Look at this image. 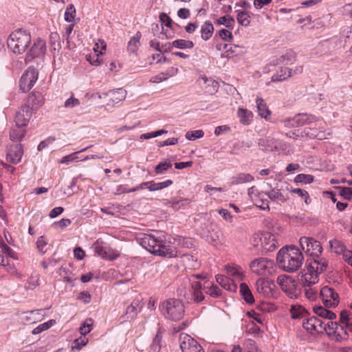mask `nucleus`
<instances>
[{"mask_svg": "<svg viewBox=\"0 0 352 352\" xmlns=\"http://www.w3.org/2000/svg\"><path fill=\"white\" fill-rule=\"evenodd\" d=\"M216 23L219 25H223L228 28L233 29L235 21L232 16L228 15L219 18Z\"/></svg>", "mask_w": 352, "mask_h": 352, "instance_id": "nucleus-43", "label": "nucleus"}, {"mask_svg": "<svg viewBox=\"0 0 352 352\" xmlns=\"http://www.w3.org/2000/svg\"><path fill=\"white\" fill-rule=\"evenodd\" d=\"M23 154V145L21 144H12L8 148L6 158L10 163L16 164L21 162Z\"/></svg>", "mask_w": 352, "mask_h": 352, "instance_id": "nucleus-13", "label": "nucleus"}, {"mask_svg": "<svg viewBox=\"0 0 352 352\" xmlns=\"http://www.w3.org/2000/svg\"><path fill=\"white\" fill-rule=\"evenodd\" d=\"M325 331L330 338L336 342H342L348 338V333L345 328L337 322L329 321Z\"/></svg>", "mask_w": 352, "mask_h": 352, "instance_id": "nucleus-7", "label": "nucleus"}, {"mask_svg": "<svg viewBox=\"0 0 352 352\" xmlns=\"http://www.w3.org/2000/svg\"><path fill=\"white\" fill-rule=\"evenodd\" d=\"M189 201L182 197H174L168 201V204L175 210H178L185 205L188 204Z\"/></svg>", "mask_w": 352, "mask_h": 352, "instance_id": "nucleus-40", "label": "nucleus"}, {"mask_svg": "<svg viewBox=\"0 0 352 352\" xmlns=\"http://www.w3.org/2000/svg\"><path fill=\"white\" fill-rule=\"evenodd\" d=\"M204 289L206 293L212 297L217 298L221 294V291L219 287L209 282H206Z\"/></svg>", "mask_w": 352, "mask_h": 352, "instance_id": "nucleus-37", "label": "nucleus"}, {"mask_svg": "<svg viewBox=\"0 0 352 352\" xmlns=\"http://www.w3.org/2000/svg\"><path fill=\"white\" fill-rule=\"evenodd\" d=\"M261 241V245L265 252L274 251L277 246V241L275 236L270 232H264L261 237H256Z\"/></svg>", "mask_w": 352, "mask_h": 352, "instance_id": "nucleus-14", "label": "nucleus"}, {"mask_svg": "<svg viewBox=\"0 0 352 352\" xmlns=\"http://www.w3.org/2000/svg\"><path fill=\"white\" fill-rule=\"evenodd\" d=\"M316 121H318V119L311 114L299 113L292 118L285 120L284 122L286 126L298 127Z\"/></svg>", "mask_w": 352, "mask_h": 352, "instance_id": "nucleus-10", "label": "nucleus"}, {"mask_svg": "<svg viewBox=\"0 0 352 352\" xmlns=\"http://www.w3.org/2000/svg\"><path fill=\"white\" fill-rule=\"evenodd\" d=\"M23 127L24 126H16V128L11 130L10 138L12 141L20 142L22 140L25 134V130Z\"/></svg>", "mask_w": 352, "mask_h": 352, "instance_id": "nucleus-29", "label": "nucleus"}, {"mask_svg": "<svg viewBox=\"0 0 352 352\" xmlns=\"http://www.w3.org/2000/svg\"><path fill=\"white\" fill-rule=\"evenodd\" d=\"M177 69L172 67L170 69L165 72H161L159 74L153 76L150 81L153 83H159L166 80L169 77L173 76L177 73Z\"/></svg>", "mask_w": 352, "mask_h": 352, "instance_id": "nucleus-24", "label": "nucleus"}, {"mask_svg": "<svg viewBox=\"0 0 352 352\" xmlns=\"http://www.w3.org/2000/svg\"><path fill=\"white\" fill-rule=\"evenodd\" d=\"M307 272L303 277L305 286L310 287L318 281V274L324 272L328 266V262L320 256L307 259Z\"/></svg>", "mask_w": 352, "mask_h": 352, "instance_id": "nucleus-3", "label": "nucleus"}, {"mask_svg": "<svg viewBox=\"0 0 352 352\" xmlns=\"http://www.w3.org/2000/svg\"><path fill=\"white\" fill-rule=\"evenodd\" d=\"M309 248H310V251L307 252V254L310 256V258H315L322 254V247L320 243L314 239H312Z\"/></svg>", "mask_w": 352, "mask_h": 352, "instance_id": "nucleus-27", "label": "nucleus"}, {"mask_svg": "<svg viewBox=\"0 0 352 352\" xmlns=\"http://www.w3.org/2000/svg\"><path fill=\"white\" fill-rule=\"evenodd\" d=\"M204 135L202 130L190 131L186 133V138L188 140H195L196 139L201 138Z\"/></svg>", "mask_w": 352, "mask_h": 352, "instance_id": "nucleus-57", "label": "nucleus"}, {"mask_svg": "<svg viewBox=\"0 0 352 352\" xmlns=\"http://www.w3.org/2000/svg\"><path fill=\"white\" fill-rule=\"evenodd\" d=\"M54 324H55L54 320H50L46 322L41 324L32 331V334L36 335L50 328Z\"/></svg>", "mask_w": 352, "mask_h": 352, "instance_id": "nucleus-48", "label": "nucleus"}, {"mask_svg": "<svg viewBox=\"0 0 352 352\" xmlns=\"http://www.w3.org/2000/svg\"><path fill=\"white\" fill-rule=\"evenodd\" d=\"M216 281L226 290L235 292L237 289L236 284L228 276L217 274L215 276Z\"/></svg>", "mask_w": 352, "mask_h": 352, "instance_id": "nucleus-20", "label": "nucleus"}, {"mask_svg": "<svg viewBox=\"0 0 352 352\" xmlns=\"http://www.w3.org/2000/svg\"><path fill=\"white\" fill-rule=\"evenodd\" d=\"M32 114V110L29 105H23L19 111L16 113L15 123L16 126H25Z\"/></svg>", "mask_w": 352, "mask_h": 352, "instance_id": "nucleus-15", "label": "nucleus"}, {"mask_svg": "<svg viewBox=\"0 0 352 352\" xmlns=\"http://www.w3.org/2000/svg\"><path fill=\"white\" fill-rule=\"evenodd\" d=\"M273 144L272 139L270 138H260L258 140V145L263 151H267L270 149Z\"/></svg>", "mask_w": 352, "mask_h": 352, "instance_id": "nucleus-54", "label": "nucleus"}, {"mask_svg": "<svg viewBox=\"0 0 352 352\" xmlns=\"http://www.w3.org/2000/svg\"><path fill=\"white\" fill-rule=\"evenodd\" d=\"M38 72L33 67H29L22 75L20 81V89L23 92L29 91L38 79Z\"/></svg>", "mask_w": 352, "mask_h": 352, "instance_id": "nucleus-9", "label": "nucleus"}, {"mask_svg": "<svg viewBox=\"0 0 352 352\" xmlns=\"http://www.w3.org/2000/svg\"><path fill=\"white\" fill-rule=\"evenodd\" d=\"M243 350L244 352H261L258 349L255 341L250 339L244 342Z\"/></svg>", "mask_w": 352, "mask_h": 352, "instance_id": "nucleus-50", "label": "nucleus"}, {"mask_svg": "<svg viewBox=\"0 0 352 352\" xmlns=\"http://www.w3.org/2000/svg\"><path fill=\"white\" fill-rule=\"evenodd\" d=\"M263 194L259 192L257 188L255 186H252L248 189V195L251 200L254 202H257V200Z\"/></svg>", "mask_w": 352, "mask_h": 352, "instance_id": "nucleus-59", "label": "nucleus"}, {"mask_svg": "<svg viewBox=\"0 0 352 352\" xmlns=\"http://www.w3.org/2000/svg\"><path fill=\"white\" fill-rule=\"evenodd\" d=\"M255 203V205L260 208L262 210H265V209H270L269 208V201H267V199H263L262 195H261V197L258 198V199L257 200V202H254Z\"/></svg>", "mask_w": 352, "mask_h": 352, "instance_id": "nucleus-63", "label": "nucleus"}, {"mask_svg": "<svg viewBox=\"0 0 352 352\" xmlns=\"http://www.w3.org/2000/svg\"><path fill=\"white\" fill-rule=\"evenodd\" d=\"M256 103L259 116L266 119L270 114V111L264 100L262 98H258L256 100Z\"/></svg>", "mask_w": 352, "mask_h": 352, "instance_id": "nucleus-39", "label": "nucleus"}, {"mask_svg": "<svg viewBox=\"0 0 352 352\" xmlns=\"http://www.w3.org/2000/svg\"><path fill=\"white\" fill-rule=\"evenodd\" d=\"M292 76V69L288 67H281L280 71L272 76V81H283Z\"/></svg>", "mask_w": 352, "mask_h": 352, "instance_id": "nucleus-26", "label": "nucleus"}, {"mask_svg": "<svg viewBox=\"0 0 352 352\" xmlns=\"http://www.w3.org/2000/svg\"><path fill=\"white\" fill-rule=\"evenodd\" d=\"M44 104V98L40 92H33L31 94L27 101V104L25 105H29L31 109L33 111L37 109Z\"/></svg>", "mask_w": 352, "mask_h": 352, "instance_id": "nucleus-19", "label": "nucleus"}, {"mask_svg": "<svg viewBox=\"0 0 352 352\" xmlns=\"http://www.w3.org/2000/svg\"><path fill=\"white\" fill-rule=\"evenodd\" d=\"M313 238L302 236L300 239L299 243L302 250L307 254L310 251L309 244L311 243Z\"/></svg>", "mask_w": 352, "mask_h": 352, "instance_id": "nucleus-58", "label": "nucleus"}, {"mask_svg": "<svg viewBox=\"0 0 352 352\" xmlns=\"http://www.w3.org/2000/svg\"><path fill=\"white\" fill-rule=\"evenodd\" d=\"M237 115L239 118L240 122L243 124H249L252 118V114L246 109L239 108L237 111Z\"/></svg>", "mask_w": 352, "mask_h": 352, "instance_id": "nucleus-32", "label": "nucleus"}, {"mask_svg": "<svg viewBox=\"0 0 352 352\" xmlns=\"http://www.w3.org/2000/svg\"><path fill=\"white\" fill-rule=\"evenodd\" d=\"M76 9L74 5L69 4L65 12V20L67 22L73 21V20L74 19Z\"/></svg>", "mask_w": 352, "mask_h": 352, "instance_id": "nucleus-55", "label": "nucleus"}, {"mask_svg": "<svg viewBox=\"0 0 352 352\" xmlns=\"http://www.w3.org/2000/svg\"><path fill=\"white\" fill-rule=\"evenodd\" d=\"M254 180V177L249 173H240L231 178L232 185H238Z\"/></svg>", "mask_w": 352, "mask_h": 352, "instance_id": "nucleus-23", "label": "nucleus"}, {"mask_svg": "<svg viewBox=\"0 0 352 352\" xmlns=\"http://www.w3.org/2000/svg\"><path fill=\"white\" fill-rule=\"evenodd\" d=\"M173 183V182L171 179H167L164 182L158 183H155L153 181H151L149 182V187H147V189H148V190L150 191L160 190L172 185Z\"/></svg>", "mask_w": 352, "mask_h": 352, "instance_id": "nucleus-36", "label": "nucleus"}, {"mask_svg": "<svg viewBox=\"0 0 352 352\" xmlns=\"http://www.w3.org/2000/svg\"><path fill=\"white\" fill-rule=\"evenodd\" d=\"M173 47L184 50V49H192L194 47V43L191 41H187L184 39H177L172 43Z\"/></svg>", "mask_w": 352, "mask_h": 352, "instance_id": "nucleus-41", "label": "nucleus"}, {"mask_svg": "<svg viewBox=\"0 0 352 352\" xmlns=\"http://www.w3.org/2000/svg\"><path fill=\"white\" fill-rule=\"evenodd\" d=\"M236 20L243 26H248L250 23V16L245 11L236 10Z\"/></svg>", "mask_w": 352, "mask_h": 352, "instance_id": "nucleus-42", "label": "nucleus"}, {"mask_svg": "<svg viewBox=\"0 0 352 352\" xmlns=\"http://www.w3.org/2000/svg\"><path fill=\"white\" fill-rule=\"evenodd\" d=\"M265 194L272 201H277L281 203H285L287 201V197L278 189L273 188Z\"/></svg>", "mask_w": 352, "mask_h": 352, "instance_id": "nucleus-31", "label": "nucleus"}, {"mask_svg": "<svg viewBox=\"0 0 352 352\" xmlns=\"http://www.w3.org/2000/svg\"><path fill=\"white\" fill-rule=\"evenodd\" d=\"M187 281L191 286L192 298L195 302H199L204 300V296L201 292V284L200 282L193 280L192 278H188Z\"/></svg>", "mask_w": 352, "mask_h": 352, "instance_id": "nucleus-18", "label": "nucleus"}, {"mask_svg": "<svg viewBox=\"0 0 352 352\" xmlns=\"http://www.w3.org/2000/svg\"><path fill=\"white\" fill-rule=\"evenodd\" d=\"M93 320L91 318L86 319L79 328V331L81 335L86 336L89 333L93 328Z\"/></svg>", "mask_w": 352, "mask_h": 352, "instance_id": "nucleus-46", "label": "nucleus"}, {"mask_svg": "<svg viewBox=\"0 0 352 352\" xmlns=\"http://www.w3.org/2000/svg\"><path fill=\"white\" fill-rule=\"evenodd\" d=\"M305 132L307 136L310 138H316L320 140L327 139L331 133L330 131H327L325 129L320 125L318 128L314 127L305 129Z\"/></svg>", "mask_w": 352, "mask_h": 352, "instance_id": "nucleus-16", "label": "nucleus"}, {"mask_svg": "<svg viewBox=\"0 0 352 352\" xmlns=\"http://www.w3.org/2000/svg\"><path fill=\"white\" fill-rule=\"evenodd\" d=\"M291 192L297 194L299 197L304 199L305 202L308 204L310 199L307 191L301 188H294L291 190Z\"/></svg>", "mask_w": 352, "mask_h": 352, "instance_id": "nucleus-60", "label": "nucleus"}, {"mask_svg": "<svg viewBox=\"0 0 352 352\" xmlns=\"http://www.w3.org/2000/svg\"><path fill=\"white\" fill-rule=\"evenodd\" d=\"M40 309H29L21 313V319L30 323H34L38 319L36 315Z\"/></svg>", "mask_w": 352, "mask_h": 352, "instance_id": "nucleus-33", "label": "nucleus"}, {"mask_svg": "<svg viewBox=\"0 0 352 352\" xmlns=\"http://www.w3.org/2000/svg\"><path fill=\"white\" fill-rule=\"evenodd\" d=\"M46 45L44 40L38 38L34 41L29 52L27 53L25 61L26 63L31 62L35 58L43 57L45 54Z\"/></svg>", "mask_w": 352, "mask_h": 352, "instance_id": "nucleus-11", "label": "nucleus"}, {"mask_svg": "<svg viewBox=\"0 0 352 352\" xmlns=\"http://www.w3.org/2000/svg\"><path fill=\"white\" fill-rule=\"evenodd\" d=\"M31 43V35L26 30L20 28L12 32L7 41L8 48L14 54L24 53Z\"/></svg>", "mask_w": 352, "mask_h": 352, "instance_id": "nucleus-4", "label": "nucleus"}, {"mask_svg": "<svg viewBox=\"0 0 352 352\" xmlns=\"http://www.w3.org/2000/svg\"><path fill=\"white\" fill-rule=\"evenodd\" d=\"M109 96L113 102L118 103L125 98L126 96V91L125 89L120 88L116 90L111 91L109 92Z\"/></svg>", "mask_w": 352, "mask_h": 352, "instance_id": "nucleus-35", "label": "nucleus"}, {"mask_svg": "<svg viewBox=\"0 0 352 352\" xmlns=\"http://www.w3.org/2000/svg\"><path fill=\"white\" fill-rule=\"evenodd\" d=\"M162 314L166 318L173 320L178 321L181 320L184 314V309H161Z\"/></svg>", "mask_w": 352, "mask_h": 352, "instance_id": "nucleus-22", "label": "nucleus"}, {"mask_svg": "<svg viewBox=\"0 0 352 352\" xmlns=\"http://www.w3.org/2000/svg\"><path fill=\"white\" fill-rule=\"evenodd\" d=\"M277 283L282 290L291 298H296L299 294L297 284L292 277L286 275L279 276L277 278Z\"/></svg>", "mask_w": 352, "mask_h": 352, "instance_id": "nucleus-6", "label": "nucleus"}, {"mask_svg": "<svg viewBox=\"0 0 352 352\" xmlns=\"http://www.w3.org/2000/svg\"><path fill=\"white\" fill-rule=\"evenodd\" d=\"M179 340L182 352H205L197 341L186 333L180 334Z\"/></svg>", "mask_w": 352, "mask_h": 352, "instance_id": "nucleus-8", "label": "nucleus"}, {"mask_svg": "<svg viewBox=\"0 0 352 352\" xmlns=\"http://www.w3.org/2000/svg\"><path fill=\"white\" fill-rule=\"evenodd\" d=\"M88 342V340L86 338H79L76 339L73 342L72 349H76L77 350H80L82 346H85Z\"/></svg>", "mask_w": 352, "mask_h": 352, "instance_id": "nucleus-61", "label": "nucleus"}, {"mask_svg": "<svg viewBox=\"0 0 352 352\" xmlns=\"http://www.w3.org/2000/svg\"><path fill=\"white\" fill-rule=\"evenodd\" d=\"M314 177L311 175L298 174L294 178L295 183H300L304 184H311L314 182Z\"/></svg>", "mask_w": 352, "mask_h": 352, "instance_id": "nucleus-47", "label": "nucleus"}, {"mask_svg": "<svg viewBox=\"0 0 352 352\" xmlns=\"http://www.w3.org/2000/svg\"><path fill=\"white\" fill-rule=\"evenodd\" d=\"M340 321L352 331V312L351 309H342L341 311Z\"/></svg>", "mask_w": 352, "mask_h": 352, "instance_id": "nucleus-34", "label": "nucleus"}, {"mask_svg": "<svg viewBox=\"0 0 352 352\" xmlns=\"http://www.w3.org/2000/svg\"><path fill=\"white\" fill-rule=\"evenodd\" d=\"M273 286L274 284L269 279L259 278L256 282L257 292L264 296H269L272 294Z\"/></svg>", "mask_w": 352, "mask_h": 352, "instance_id": "nucleus-17", "label": "nucleus"}, {"mask_svg": "<svg viewBox=\"0 0 352 352\" xmlns=\"http://www.w3.org/2000/svg\"><path fill=\"white\" fill-rule=\"evenodd\" d=\"M226 270L227 273V276H228L230 279H232L234 282L237 280L240 281L243 279V270L241 267L235 265V266H226Z\"/></svg>", "mask_w": 352, "mask_h": 352, "instance_id": "nucleus-21", "label": "nucleus"}, {"mask_svg": "<svg viewBox=\"0 0 352 352\" xmlns=\"http://www.w3.org/2000/svg\"><path fill=\"white\" fill-rule=\"evenodd\" d=\"M276 260L285 271L293 272L302 266L304 258L299 249L292 245L281 248L277 254Z\"/></svg>", "mask_w": 352, "mask_h": 352, "instance_id": "nucleus-2", "label": "nucleus"}, {"mask_svg": "<svg viewBox=\"0 0 352 352\" xmlns=\"http://www.w3.org/2000/svg\"><path fill=\"white\" fill-rule=\"evenodd\" d=\"M214 26L210 21H206L201 27V38L204 41H208L212 35Z\"/></svg>", "mask_w": 352, "mask_h": 352, "instance_id": "nucleus-28", "label": "nucleus"}, {"mask_svg": "<svg viewBox=\"0 0 352 352\" xmlns=\"http://www.w3.org/2000/svg\"><path fill=\"white\" fill-rule=\"evenodd\" d=\"M240 294L242 298L248 305H252L254 302V298L252 294V292L245 283L240 284Z\"/></svg>", "mask_w": 352, "mask_h": 352, "instance_id": "nucleus-25", "label": "nucleus"}, {"mask_svg": "<svg viewBox=\"0 0 352 352\" xmlns=\"http://www.w3.org/2000/svg\"><path fill=\"white\" fill-rule=\"evenodd\" d=\"M141 33L140 32L131 38L128 43L127 50L129 52L135 53L138 51L140 45V40L141 38Z\"/></svg>", "mask_w": 352, "mask_h": 352, "instance_id": "nucleus-30", "label": "nucleus"}, {"mask_svg": "<svg viewBox=\"0 0 352 352\" xmlns=\"http://www.w3.org/2000/svg\"><path fill=\"white\" fill-rule=\"evenodd\" d=\"M247 316L251 319V322L256 321L258 323L263 324V319L261 314L256 313L254 309H250L246 313Z\"/></svg>", "mask_w": 352, "mask_h": 352, "instance_id": "nucleus-56", "label": "nucleus"}, {"mask_svg": "<svg viewBox=\"0 0 352 352\" xmlns=\"http://www.w3.org/2000/svg\"><path fill=\"white\" fill-rule=\"evenodd\" d=\"M162 232L156 234H143L137 237L138 243L148 252L157 256L173 258L177 255L175 248L166 245Z\"/></svg>", "mask_w": 352, "mask_h": 352, "instance_id": "nucleus-1", "label": "nucleus"}, {"mask_svg": "<svg viewBox=\"0 0 352 352\" xmlns=\"http://www.w3.org/2000/svg\"><path fill=\"white\" fill-rule=\"evenodd\" d=\"M274 265V262L272 260L260 257L254 259L250 263V268L254 274L264 276L267 274L272 273Z\"/></svg>", "mask_w": 352, "mask_h": 352, "instance_id": "nucleus-5", "label": "nucleus"}, {"mask_svg": "<svg viewBox=\"0 0 352 352\" xmlns=\"http://www.w3.org/2000/svg\"><path fill=\"white\" fill-rule=\"evenodd\" d=\"M171 167L172 164L170 162H161L155 166V172L157 175L164 174L168 168Z\"/></svg>", "mask_w": 352, "mask_h": 352, "instance_id": "nucleus-51", "label": "nucleus"}, {"mask_svg": "<svg viewBox=\"0 0 352 352\" xmlns=\"http://www.w3.org/2000/svg\"><path fill=\"white\" fill-rule=\"evenodd\" d=\"M203 80H204L205 84H207L206 89L208 93L212 94L213 93L217 91L219 88L218 82L212 79H208L206 77H204Z\"/></svg>", "mask_w": 352, "mask_h": 352, "instance_id": "nucleus-44", "label": "nucleus"}, {"mask_svg": "<svg viewBox=\"0 0 352 352\" xmlns=\"http://www.w3.org/2000/svg\"><path fill=\"white\" fill-rule=\"evenodd\" d=\"M320 298L327 308L336 307L339 304V295L333 289L327 286L320 290Z\"/></svg>", "mask_w": 352, "mask_h": 352, "instance_id": "nucleus-12", "label": "nucleus"}, {"mask_svg": "<svg viewBox=\"0 0 352 352\" xmlns=\"http://www.w3.org/2000/svg\"><path fill=\"white\" fill-rule=\"evenodd\" d=\"M313 311L318 316L324 318L333 319L336 317V315L329 309H313Z\"/></svg>", "mask_w": 352, "mask_h": 352, "instance_id": "nucleus-53", "label": "nucleus"}, {"mask_svg": "<svg viewBox=\"0 0 352 352\" xmlns=\"http://www.w3.org/2000/svg\"><path fill=\"white\" fill-rule=\"evenodd\" d=\"M0 252L3 254L6 258H15L14 252L4 242L0 243Z\"/></svg>", "mask_w": 352, "mask_h": 352, "instance_id": "nucleus-52", "label": "nucleus"}, {"mask_svg": "<svg viewBox=\"0 0 352 352\" xmlns=\"http://www.w3.org/2000/svg\"><path fill=\"white\" fill-rule=\"evenodd\" d=\"M219 35L225 41H230L233 38L232 32L226 29L221 30Z\"/></svg>", "mask_w": 352, "mask_h": 352, "instance_id": "nucleus-62", "label": "nucleus"}, {"mask_svg": "<svg viewBox=\"0 0 352 352\" xmlns=\"http://www.w3.org/2000/svg\"><path fill=\"white\" fill-rule=\"evenodd\" d=\"M310 322L314 325V329L316 331H320L322 329L325 330V327H327V324H325L320 318L317 316H311L309 318Z\"/></svg>", "mask_w": 352, "mask_h": 352, "instance_id": "nucleus-45", "label": "nucleus"}, {"mask_svg": "<svg viewBox=\"0 0 352 352\" xmlns=\"http://www.w3.org/2000/svg\"><path fill=\"white\" fill-rule=\"evenodd\" d=\"M340 195L346 199H352V188L343 187L341 188Z\"/></svg>", "mask_w": 352, "mask_h": 352, "instance_id": "nucleus-64", "label": "nucleus"}, {"mask_svg": "<svg viewBox=\"0 0 352 352\" xmlns=\"http://www.w3.org/2000/svg\"><path fill=\"white\" fill-rule=\"evenodd\" d=\"M296 60V53L292 50L287 51L285 54L282 55L280 58V62L285 63V64L292 63Z\"/></svg>", "mask_w": 352, "mask_h": 352, "instance_id": "nucleus-49", "label": "nucleus"}, {"mask_svg": "<svg viewBox=\"0 0 352 352\" xmlns=\"http://www.w3.org/2000/svg\"><path fill=\"white\" fill-rule=\"evenodd\" d=\"M329 245H330L331 250L338 254H344V252H346V251H345L346 247L344 245V243L338 239H335L329 241Z\"/></svg>", "mask_w": 352, "mask_h": 352, "instance_id": "nucleus-38", "label": "nucleus"}]
</instances>
